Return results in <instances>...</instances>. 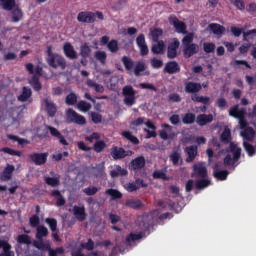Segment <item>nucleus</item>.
Masks as SVG:
<instances>
[{"label":"nucleus","instance_id":"46","mask_svg":"<svg viewBox=\"0 0 256 256\" xmlns=\"http://www.w3.org/2000/svg\"><path fill=\"white\" fill-rule=\"evenodd\" d=\"M191 100L194 101V103H202L203 105H209L211 98L208 96H198L197 94L191 96Z\"/></svg>","mask_w":256,"mask_h":256},{"label":"nucleus","instance_id":"10","mask_svg":"<svg viewBox=\"0 0 256 256\" xmlns=\"http://www.w3.org/2000/svg\"><path fill=\"white\" fill-rule=\"evenodd\" d=\"M47 63L50 67H53V69H57L59 67L60 69H65L67 67L65 58L59 54L52 56L50 59H47Z\"/></svg>","mask_w":256,"mask_h":256},{"label":"nucleus","instance_id":"61","mask_svg":"<svg viewBox=\"0 0 256 256\" xmlns=\"http://www.w3.org/2000/svg\"><path fill=\"white\" fill-rule=\"evenodd\" d=\"M106 195H110L112 199H121V197H123V194H121L119 190H115L113 188L107 189Z\"/></svg>","mask_w":256,"mask_h":256},{"label":"nucleus","instance_id":"51","mask_svg":"<svg viewBox=\"0 0 256 256\" xmlns=\"http://www.w3.org/2000/svg\"><path fill=\"white\" fill-rule=\"evenodd\" d=\"M44 181L49 187H59V185H61L59 177H45Z\"/></svg>","mask_w":256,"mask_h":256},{"label":"nucleus","instance_id":"47","mask_svg":"<svg viewBox=\"0 0 256 256\" xmlns=\"http://www.w3.org/2000/svg\"><path fill=\"white\" fill-rule=\"evenodd\" d=\"M125 206L129 207L130 209H141V207H143V203L139 199H132L127 200Z\"/></svg>","mask_w":256,"mask_h":256},{"label":"nucleus","instance_id":"55","mask_svg":"<svg viewBox=\"0 0 256 256\" xmlns=\"http://www.w3.org/2000/svg\"><path fill=\"white\" fill-rule=\"evenodd\" d=\"M81 57H91V46L88 43H84L80 47Z\"/></svg>","mask_w":256,"mask_h":256},{"label":"nucleus","instance_id":"6","mask_svg":"<svg viewBox=\"0 0 256 256\" xmlns=\"http://www.w3.org/2000/svg\"><path fill=\"white\" fill-rule=\"evenodd\" d=\"M66 121L67 123H75V125H87V118L77 113L73 108L66 111Z\"/></svg>","mask_w":256,"mask_h":256},{"label":"nucleus","instance_id":"64","mask_svg":"<svg viewBox=\"0 0 256 256\" xmlns=\"http://www.w3.org/2000/svg\"><path fill=\"white\" fill-rule=\"evenodd\" d=\"M2 249L3 252L0 253V256H15V252L11 251V244L8 243V245L4 246Z\"/></svg>","mask_w":256,"mask_h":256},{"label":"nucleus","instance_id":"58","mask_svg":"<svg viewBox=\"0 0 256 256\" xmlns=\"http://www.w3.org/2000/svg\"><path fill=\"white\" fill-rule=\"evenodd\" d=\"M256 37V29L248 30L243 32V41H253Z\"/></svg>","mask_w":256,"mask_h":256},{"label":"nucleus","instance_id":"63","mask_svg":"<svg viewBox=\"0 0 256 256\" xmlns=\"http://www.w3.org/2000/svg\"><path fill=\"white\" fill-rule=\"evenodd\" d=\"M151 35H152V39L155 43L159 42V37H161V35H163V30L160 28H155L154 30L151 31Z\"/></svg>","mask_w":256,"mask_h":256},{"label":"nucleus","instance_id":"40","mask_svg":"<svg viewBox=\"0 0 256 256\" xmlns=\"http://www.w3.org/2000/svg\"><path fill=\"white\" fill-rule=\"evenodd\" d=\"M68 91H70V93L66 96L65 103L69 107H71L73 105H77V101H78L79 97L75 94V92L71 91V89H68Z\"/></svg>","mask_w":256,"mask_h":256},{"label":"nucleus","instance_id":"37","mask_svg":"<svg viewBox=\"0 0 256 256\" xmlns=\"http://www.w3.org/2000/svg\"><path fill=\"white\" fill-rule=\"evenodd\" d=\"M51 196L56 198V207H63L65 205V197H63V194H61V191L59 190H53L51 192Z\"/></svg>","mask_w":256,"mask_h":256},{"label":"nucleus","instance_id":"24","mask_svg":"<svg viewBox=\"0 0 256 256\" xmlns=\"http://www.w3.org/2000/svg\"><path fill=\"white\" fill-rule=\"evenodd\" d=\"M63 51H64V55L68 58V59H77V51H75V48L73 47V45L69 42H66L63 45Z\"/></svg>","mask_w":256,"mask_h":256},{"label":"nucleus","instance_id":"2","mask_svg":"<svg viewBox=\"0 0 256 256\" xmlns=\"http://www.w3.org/2000/svg\"><path fill=\"white\" fill-rule=\"evenodd\" d=\"M226 153H232L233 157L231 154H227L224 157V165L233 167L241 159V147H238L235 142L230 143L229 147L226 148Z\"/></svg>","mask_w":256,"mask_h":256},{"label":"nucleus","instance_id":"35","mask_svg":"<svg viewBox=\"0 0 256 256\" xmlns=\"http://www.w3.org/2000/svg\"><path fill=\"white\" fill-rule=\"evenodd\" d=\"M197 122V116L193 112H188L182 116V123L184 125H193Z\"/></svg>","mask_w":256,"mask_h":256},{"label":"nucleus","instance_id":"38","mask_svg":"<svg viewBox=\"0 0 256 256\" xmlns=\"http://www.w3.org/2000/svg\"><path fill=\"white\" fill-rule=\"evenodd\" d=\"M209 185H211V180H209V177L200 178V179L196 180V182H195V188L198 191L206 189V187H209Z\"/></svg>","mask_w":256,"mask_h":256},{"label":"nucleus","instance_id":"31","mask_svg":"<svg viewBox=\"0 0 256 256\" xmlns=\"http://www.w3.org/2000/svg\"><path fill=\"white\" fill-rule=\"evenodd\" d=\"M232 140L233 137L231 136V130L229 128H225L220 135L221 143H223L224 145H231Z\"/></svg>","mask_w":256,"mask_h":256},{"label":"nucleus","instance_id":"56","mask_svg":"<svg viewBox=\"0 0 256 256\" xmlns=\"http://www.w3.org/2000/svg\"><path fill=\"white\" fill-rule=\"evenodd\" d=\"M107 49L110 53H117L119 51V42L115 39L110 40V43L107 45Z\"/></svg>","mask_w":256,"mask_h":256},{"label":"nucleus","instance_id":"28","mask_svg":"<svg viewBox=\"0 0 256 256\" xmlns=\"http://www.w3.org/2000/svg\"><path fill=\"white\" fill-rule=\"evenodd\" d=\"M203 89V86H201V83L197 82H186L185 83V91L187 93L193 94V93H199Z\"/></svg>","mask_w":256,"mask_h":256},{"label":"nucleus","instance_id":"54","mask_svg":"<svg viewBox=\"0 0 256 256\" xmlns=\"http://www.w3.org/2000/svg\"><path fill=\"white\" fill-rule=\"evenodd\" d=\"M94 57L99 61V63H101V65H105V63H107V53L105 51H96Z\"/></svg>","mask_w":256,"mask_h":256},{"label":"nucleus","instance_id":"53","mask_svg":"<svg viewBox=\"0 0 256 256\" xmlns=\"http://www.w3.org/2000/svg\"><path fill=\"white\" fill-rule=\"evenodd\" d=\"M107 148V143L103 140H98L93 145V150L95 153H101Z\"/></svg>","mask_w":256,"mask_h":256},{"label":"nucleus","instance_id":"50","mask_svg":"<svg viewBox=\"0 0 256 256\" xmlns=\"http://www.w3.org/2000/svg\"><path fill=\"white\" fill-rule=\"evenodd\" d=\"M17 243H19V245H31V236L27 235V234H20L17 236L16 238Z\"/></svg>","mask_w":256,"mask_h":256},{"label":"nucleus","instance_id":"21","mask_svg":"<svg viewBox=\"0 0 256 256\" xmlns=\"http://www.w3.org/2000/svg\"><path fill=\"white\" fill-rule=\"evenodd\" d=\"M180 71L181 66H179L177 61H169L164 67V73H168V75H175V73H179Z\"/></svg>","mask_w":256,"mask_h":256},{"label":"nucleus","instance_id":"62","mask_svg":"<svg viewBox=\"0 0 256 256\" xmlns=\"http://www.w3.org/2000/svg\"><path fill=\"white\" fill-rule=\"evenodd\" d=\"M215 43L213 42H204L203 49L206 53H215Z\"/></svg>","mask_w":256,"mask_h":256},{"label":"nucleus","instance_id":"48","mask_svg":"<svg viewBox=\"0 0 256 256\" xmlns=\"http://www.w3.org/2000/svg\"><path fill=\"white\" fill-rule=\"evenodd\" d=\"M143 237H145V232H140L138 234L132 232L126 237V243L129 245V243L139 241V239H143Z\"/></svg>","mask_w":256,"mask_h":256},{"label":"nucleus","instance_id":"19","mask_svg":"<svg viewBox=\"0 0 256 256\" xmlns=\"http://www.w3.org/2000/svg\"><path fill=\"white\" fill-rule=\"evenodd\" d=\"M197 53H199V45L194 43L183 46V55L185 59H189L193 57V55H197Z\"/></svg>","mask_w":256,"mask_h":256},{"label":"nucleus","instance_id":"36","mask_svg":"<svg viewBox=\"0 0 256 256\" xmlns=\"http://www.w3.org/2000/svg\"><path fill=\"white\" fill-rule=\"evenodd\" d=\"M10 11H12V23H19V21L23 20V10L21 8L15 6Z\"/></svg>","mask_w":256,"mask_h":256},{"label":"nucleus","instance_id":"13","mask_svg":"<svg viewBox=\"0 0 256 256\" xmlns=\"http://www.w3.org/2000/svg\"><path fill=\"white\" fill-rule=\"evenodd\" d=\"M147 187V183H145L144 179L138 178L134 182H128L124 185V189L128 191V193H133L134 191H138V189H141Z\"/></svg>","mask_w":256,"mask_h":256},{"label":"nucleus","instance_id":"59","mask_svg":"<svg viewBox=\"0 0 256 256\" xmlns=\"http://www.w3.org/2000/svg\"><path fill=\"white\" fill-rule=\"evenodd\" d=\"M45 222L49 226L50 231H52V233L57 232V219H55V218H46Z\"/></svg>","mask_w":256,"mask_h":256},{"label":"nucleus","instance_id":"1","mask_svg":"<svg viewBox=\"0 0 256 256\" xmlns=\"http://www.w3.org/2000/svg\"><path fill=\"white\" fill-rule=\"evenodd\" d=\"M126 71H134L135 77H141L142 73L147 69V65L143 61H139L135 65V61L129 56H123L121 58ZM144 75H149V72H145Z\"/></svg>","mask_w":256,"mask_h":256},{"label":"nucleus","instance_id":"57","mask_svg":"<svg viewBox=\"0 0 256 256\" xmlns=\"http://www.w3.org/2000/svg\"><path fill=\"white\" fill-rule=\"evenodd\" d=\"M243 147H244L246 153H248V157H253V155H255V153H256L255 146H253L252 144H250L247 141H244Z\"/></svg>","mask_w":256,"mask_h":256},{"label":"nucleus","instance_id":"60","mask_svg":"<svg viewBox=\"0 0 256 256\" xmlns=\"http://www.w3.org/2000/svg\"><path fill=\"white\" fill-rule=\"evenodd\" d=\"M98 192L99 188H97L96 186H90L83 189V193H85V195H87L88 197H93V195H97Z\"/></svg>","mask_w":256,"mask_h":256},{"label":"nucleus","instance_id":"11","mask_svg":"<svg viewBox=\"0 0 256 256\" xmlns=\"http://www.w3.org/2000/svg\"><path fill=\"white\" fill-rule=\"evenodd\" d=\"M48 157H49L48 152H44V153L35 152L29 155V159L31 163H34V165L36 166L45 165V163H47Z\"/></svg>","mask_w":256,"mask_h":256},{"label":"nucleus","instance_id":"33","mask_svg":"<svg viewBox=\"0 0 256 256\" xmlns=\"http://www.w3.org/2000/svg\"><path fill=\"white\" fill-rule=\"evenodd\" d=\"M151 51L154 55H163L165 53V42L160 40L152 45Z\"/></svg>","mask_w":256,"mask_h":256},{"label":"nucleus","instance_id":"18","mask_svg":"<svg viewBox=\"0 0 256 256\" xmlns=\"http://www.w3.org/2000/svg\"><path fill=\"white\" fill-rule=\"evenodd\" d=\"M14 172H15V166L11 164H7L4 170L2 171V174L0 176V181H3L4 183H7V181H11V179H13Z\"/></svg>","mask_w":256,"mask_h":256},{"label":"nucleus","instance_id":"5","mask_svg":"<svg viewBox=\"0 0 256 256\" xmlns=\"http://www.w3.org/2000/svg\"><path fill=\"white\" fill-rule=\"evenodd\" d=\"M122 95L124 97L123 103L126 105V107H133L137 103V98L135 95H137V92L131 85H126L122 89Z\"/></svg>","mask_w":256,"mask_h":256},{"label":"nucleus","instance_id":"15","mask_svg":"<svg viewBox=\"0 0 256 256\" xmlns=\"http://www.w3.org/2000/svg\"><path fill=\"white\" fill-rule=\"evenodd\" d=\"M181 45V43L179 42V40L177 38H175L172 42H170L168 44L167 47V58L168 59H175L177 58L178 55V50H179V46Z\"/></svg>","mask_w":256,"mask_h":256},{"label":"nucleus","instance_id":"9","mask_svg":"<svg viewBox=\"0 0 256 256\" xmlns=\"http://www.w3.org/2000/svg\"><path fill=\"white\" fill-rule=\"evenodd\" d=\"M193 169V177H197L199 179H207L209 177V174L207 172V166H205V163L199 162L197 164H194L192 166Z\"/></svg>","mask_w":256,"mask_h":256},{"label":"nucleus","instance_id":"22","mask_svg":"<svg viewBox=\"0 0 256 256\" xmlns=\"http://www.w3.org/2000/svg\"><path fill=\"white\" fill-rule=\"evenodd\" d=\"M46 129H48V131H50V135L52 137H55L56 139L59 140V143H61V145H69V143L65 139V136H63V134H61V132H59V130H57V128H55L53 126L46 125Z\"/></svg>","mask_w":256,"mask_h":256},{"label":"nucleus","instance_id":"41","mask_svg":"<svg viewBox=\"0 0 256 256\" xmlns=\"http://www.w3.org/2000/svg\"><path fill=\"white\" fill-rule=\"evenodd\" d=\"M209 29L210 31H212V33H214V35H223V33H225V27L217 24V23H211L209 24Z\"/></svg>","mask_w":256,"mask_h":256},{"label":"nucleus","instance_id":"17","mask_svg":"<svg viewBox=\"0 0 256 256\" xmlns=\"http://www.w3.org/2000/svg\"><path fill=\"white\" fill-rule=\"evenodd\" d=\"M145 165H146L145 156H138L130 162L129 167L132 171H139L141 169H144Z\"/></svg>","mask_w":256,"mask_h":256},{"label":"nucleus","instance_id":"32","mask_svg":"<svg viewBox=\"0 0 256 256\" xmlns=\"http://www.w3.org/2000/svg\"><path fill=\"white\" fill-rule=\"evenodd\" d=\"M127 175H129V171L122 168L120 165H117L116 168L110 172V177L113 179H115V177H125Z\"/></svg>","mask_w":256,"mask_h":256},{"label":"nucleus","instance_id":"26","mask_svg":"<svg viewBox=\"0 0 256 256\" xmlns=\"http://www.w3.org/2000/svg\"><path fill=\"white\" fill-rule=\"evenodd\" d=\"M145 125L146 127H148V129L147 128L144 129V132L146 133V139L157 137V132H155V130L157 129V126H155V124L151 122V120H147ZM149 129H152V131Z\"/></svg>","mask_w":256,"mask_h":256},{"label":"nucleus","instance_id":"44","mask_svg":"<svg viewBox=\"0 0 256 256\" xmlns=\"http://www.w3.org/2000/svg\"><path fill=\"white\" fill-rule=\"evenodd\" d=\"M86 85L88 87H90L91 89H94L96 91V93H103L105 91V88L103 87V85L97 84V82H95L91 79H88L86 81Z\"/></svg>","mask_w":256,"mask_h":256},{"label":"nucleus","instance_id":"14","mask_svg":"<svg viewBox=\"0 0 256 256\" xmlns=\"http://www.w3.org/2000/svg\"><path fill=\"white\" fill-rule=\"evenodd\" d=\"M222 165L223 163L217 162L213 167V177L218 181H226L227 177H229V171L219 169Z\"/></svg>","mask_w":256,"mask_h":256},{"label":"nucleus","instance_id":"52","mask_svg":"<svg viewBox=\"0 0 256 256\" xmlns=\"http://www.w3.org/2000/svg\"><path fill=\"white\" fill-rule=\"evenodd\" d=\"M91 107V103L85 100H81L77 103V109H79V111H82V113H87V111H91Z\"/></svg>","mask_w":256,"mask_h":256},{"label":"nucleus","instance_id":"25","mask_svg":"<svg viewBox=\"0 0 256 256\" xmlns=\"http://www.w3.org/2000/svg\"><path fill=\"white\" fill-rule=\"evenodd\" d=\"M196 123L199 127H205L207 123H213V114H199L196 117Z\"/></svg>","mask_w":256,"mask_h":256},{"label":"nucleus","instance_id":"4","mask_svg":"<svg viewBox=\"0 0 256 256\" xmlns=\"http://www.w3.org/2000/svg\"><path fill=\"white\" fill-rule=\"evenodd\" d=\"M230 117H234V119L239 120L240 129H247V120L245 119V115H247V111L245 108L239 109V105H234L229 110Z\"/></svg>","mask_w":256,"mask_h":256},{"label":"nucleus","instance_id":"34","mask_svg":"<svg viewBox=\"0 0 256 256\" xmlns=\"http://www.w3.org/2000/svg\"><path fill=\"white\" fill-rule=\"evenodd\" d=\"M241 136L244 141H253L255 139V129L253 127H246L243 132H241Z\"/></svg>","mask_w":256,"mask_h":256},{"label":"nucleus","instance_id":"8","mask_svg":"<svg viewBox=\"0 0 256 256\" xmlns=\"http://www.w3.org/2000/svg\"><path fill=\"white\" fill-rule=\"evenodd\" d=\"M47 235H49V230L47 229V227L45 226H38L37 230H36V239L32 242L33 247H35V249H39V247L37 246V243H42V245L47 244V241H43L44 237H47Z\"/></svg>","mask_w":256,"mask_h":256},{"label":"nucleus","instance_id":"45","mask_svg":"<svg viewBox=\"0 0 256 256\" xmlns=\"http://www.w3.org/2000/svg\"><path fill=\"white\" fill-rule=\"evenodd\" d=\"M0 153H6L7 155H11L12 157H22L23 155V152L9 148V147L1 148Z\"/></svg>","mask_w":256,"mask_h":256},{"label":"nucleus","instance_id":"7","mask_svg":"<svg viewBox=\"0 0 256 256\" xmlns=\"http://www.w3.org/2000/svg\"><path fill=\"white\" fill-rule=\"evenodd\" d=\"M36 247H38V250L42 251V253H45L48 251L49 256L64 255V253H65V248H63V247H57L56 249H52L51 241H49V240H46V244L36 243Z\"/></svg>","mask_w":256,"mask_h":256},{"label":"nucleus","instance_id":"42","mask_svg":"<svg viewBox=\"0 0 256 256\" xmlns=\"http://www.w3.org/2000/svg\"><path fill=\"white\" fill-rule=\"evenodd\" d=\"M46 111L49 117H55L57 113V106L53 102H49V100H45Z\"/></svg>","mask_w":256,"mask_h":256},{"label":"nucleus","instance_id":"27","mask_svg":"<svg viewBox=\"0 0 256 256\" xmlns=\"http://www.w3.org/2000/svg\"><path fill=\"white\" fill-rule=\"evenodd\" d=\"M184 151L188 155L186 158V163H192V161H195V158L197 157V146H187Z\"/></svg>","mask_w":256,"mask_h":256},{"label":"nucleus","instance_id":"12","mask_svg":"<svg viewBox=\"0 0 256 256\" xmlns=\"http://www.w3.org/2000/svg\"><path fill=\"white\" fill-rule=\"evenodd\" d=\"M111 157L117 161L118 159H125V157H129V155H133V151H125L124 148L114 146L111 148Z\"/></svg>","mask_w":256,"mask_h":256},{"label":"nucleus","instance_id":"43","mask_svg":"<svg viewBox=\"0 0 256 256\" xmlns=\"http://www.w3.org/2000/svg\"><path fill=\"white\" fill-rule=\"evenodd\" d=\"M121 135L122 137H124V139L130 141V143H132L133 145H139V138L133 135L131 131H122Z\"/></svg>","mask_w":256,"mask_h":256},{"label":"nucleus","instance_id":"23","mask_svg":"<svg viewBox=\"0 0 256 256\" xmlns=\"http://www.w3.org/2000/svg\"><path fill=\"white\" fill-rule=\"evenodd\" d=\"M170 23L176 29V33H187V25L185 24V22L180 21L179 18L174 17L170 19Z\"/></svg>","mask_w":256,"mask_h":256},{"label":"nucleus","instance_id":"29","mask_svg":"<svg viewBox=\"0 0 256 256\" xmlns=\"http://www.w3.org/2000/svg\"><path fill=\"white\" fill-rule=\"evenodd\" d=\"M73 212L78 221H85L87 219V214L85 213V206H77L73 207Z\"/></svg>","mask_w":256,"mask_h":256},{"label":"nucleus","instance_id":"30","mask_svg":"<svg viewBox=\"0 0 256 256\" xmlns=\"http://www.w3.org/2000/svg\"><path fill=\"white\" fill-rule=\"evenodd\" d=\"M32 95L33 91L31 90V88L24 86L22 88L21 94L18 96V101H20L21 103H25L26 101H29V99H31Z\"/></svg>","mask_w":256,"mask_h":256},{"label":"nucleus","instance_id":"20","mask_svg":"<svg viewBox=\"0 0 256 256\" xmlns=\"http://www.w3.org/2000/svg\"><path fill=\"white\" fill-rule=\"evenodd\" d=\"M162 130L159 131V137L160 139H163V141H167V139H174L175 133L168 134L167 131H173V126L164 123L162 124Z\"/></svg>","mask_w":256,"mask_h":256},{"label":"nucleus","instance_id":"49","mask_svg":"<svg viewBox=\"0 0 256 256\" xmlns=\"http://www.w3.org/2000/svg\"><path fill=\"white\" fill-rule=\"evenodd\" d=\"M30 85L33 87L34 91H41L43 89V86L41 85V82L39 81V76L33 75L30 79Z\"/></svg>","mask_w":256,"mask_h":256},{"label":"nucleus","instance_id":"3","mask_svg":"<svg viewBox=\"0 0 256 256\" xmlns=\"http://www.w3.org/2000/svg\"><path fill=\"white\" fill-rule=\"evenodd\" d=\"M99 19L100 21H103L105 19V16L103 15V12L96 11V12H91V11H82L79 12L77 15V21L79 23H94L95 19Z\"/></svg>","mask_w":256,"mask_h":256},{"label":"nucleus","instance_id":"39","mask_svg":"<svg viewBox=\"0 0 256 256\" xmlns=\"http://www.w3.org/2000/svg\"><path fill=\"white\" fill-rule=\"evenodd\" d=\"M0 5L4 11H13L17 7L15 0H0Z\"/></svg>","mask_w":256,"mask_h":256},{"label":"nucleus","instance_id":"16","mask_svg":"<svg viewBox=\"0 0 256 256\" xmlns=\"http://www.w3.org/2000/svg\"><path fill=\"white\" fill-rule=\"evenodd\" d=\"M136 45L140 49V55L145 57L149 55V47L147 46V42L145 41V34H139L136 38Z\"/></svg>","mask_w":256,"mask_h":256}]
</instances>
